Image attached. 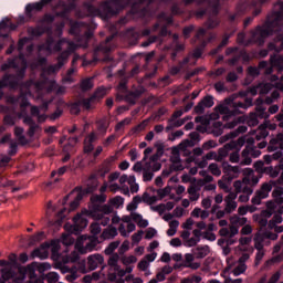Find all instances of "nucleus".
<instances>
[{
  "instance_id": "f257e3e1",
  "label": "nucleus",
  "mask_w": 283,
  "mask_h": 283,
  "mask_svg": "<svg viewBox=\"0 0 283 283\" xmlns=\"http://www.w3.org/2000/svg\"><path fill=\"white\" fill-rule=\"evenodd\" d=\"M108 213H112V207L109 206H103L96 212L83 210L73 218L74 226L66 224L64 229L70 231V233H78V231H83V229L87 228L88 218H93L94 220H103V216H107Z\"/></svg>"
},
{
  "instance_id": "f03ea898",
  "label": "nucleus",
  "mask_w": 283,
  "mask_h": 283,
  "mask_svg": "<svg viewBox=\"0 0 283 283\" xmlns=\"http://www.w3.org/2000/svg\"><path fill=\"white\" fill-rule=\"evenodd\" d=\"M118 231L123 238H129V234L136 231V224L132 223V216H125L122 218Z\"/></svg>"
},
{
  "instance_id": "7ed1b4c3",
  "label": "nucleus",
  "mask_w": 283,
  "mask_h": 283,
  "mask_svg": "<svg viewBox=\"0 0 283 283\" xmlns=\"http://www.w3.org/2000/svg\"><path fill=\"white\" fill-rule=\"evenodd\" d=\"M181 266H184V269H191L192 271H198V269H200L201 266V263L192 253H186L184 255Z\"/></svg>"
},
{
  "instance_id": "20e7f679",
  "label": "nucleus",
  "mask_w": 283,
  "mask_h": 283,
  "mask_svg": "<svg viewBox=\"0 0 283 283\" xmlns=\"http://www.w3.org/2000/svg\"><path fill=\"white\" fill-rule=\"evenodd\" d=\"M262 151L248 146L245 147V149L242 151V161L241 165H251V157L252 158H258L259 156H261Z\"/></svg>"
},
{
  "instance_id": "39448f33",
  "label": "nucleus",
  "mask_w": 283,
  "mask_h": 283,
  "mask_svg": "<svg viewBox=\"0 0 283 283\" xmlns=\"http://www.w3.org/2000/svg\"><path fill=\"white\" fill-rule=\"evenodd\" d=\"M105 262V259L101 254H92L88 256V266L91 271H94Z\"/></svg>"
},
{
  "instance_id": "423d86ee",
  "label": "nucleus",
  "mask_w": 283,
  "mask_h": 283,
  "mask_svg": "<svg viewBox=\"0 0 283 283\" xmlns=\"http://www.w3.org/2000/svg\"><path fill=\"white\" fill-rule=\"evenodd\" d=\"M235 198H238V195L235 192H230L226 197V211H228V213H231V211H235V209H238V202H235Z\"/></svg>"
},
{
  "instance_id": "0eeeda50",
  "label": "nucleus",
  "mask_w": 283,
  "mask_h": 283,
  "mask_svg": "<svg viewBox=\"0 0 283 283\" xmlns=\"http://www.w3.org/2000/svg\"><path fill=\"white\" fill-rule=\"evenodd\" d=\"M247 260H249V253L243 254L239 259L240 264L237 268H234L232 271L234 277H238V275H242V273H244L247 271V264H244V262H247Z\"/></svg>"
},
{
  "instance_id": "6e6552de",
  "label": "nucleus",
  "mask_w": 283,
  "mask_h": 283,
  "mask_svg": "<svg viewBox=\"0 0 283 283\" xmlns=\"http://www.w3.org/2000/svg\"><path fill=\"white\" fill-rule=\"evenodd\" d=\"M130 218L133 222H136L137 227H139L140 229H147V227H149V221L143 218V214L138 212H132Z\"/></svg>"
},
{
  "instance_id": "1a4fd4ad",
  "label": "nucleus",
  "mask_w": 283,
  "mask_h": 283,
  "mask_svg": "<svg viewBox=\"0 0 283 283\" xmlns=\"http://www.w3.org/2000/svg\"><path fill=\"white\" fill-rule=\"evenodd\" d=\"M0 266H6L4 269H1V277L4 282H8L12 277V270L10 266V262L6 260H0Z\"/></svg>"
},
{
  "instance_id": "9d476101",
  "label": "nucleus",
  "mask_w": 283,
  "mask_h": 283,
  "mask_svg": "<svg viewBox=\"0 0 283 283\" xmlns=\"http://www.w3.org/2000/svg\"><path fill=\"white\" fill-rule=\"evenodd\" d=\"M283 219L281 214H276L274 216V218L269 222V229H274V231L276 233H283V226H279L277 224H282Z\"/></svg>"
},
{
  "instance_id": "9b49d317",
  "label": "nucleus",
  "mask_w": 283,
  "mask_h": 283,
  "mask_svg": "<svg viewBox=\"0 0 283 283\" xmlns=\"http://www.w3.org/2000/svg\"><path fill=\"white\" fill-rule=\"evenodd\" d=\"M192 238H189L188 240H186V242L184 243L185 247H196V244H198V242H200V238H202V231L195 229L192 231Z\"/></svg>"
},
{
  "instance_id": "f8f14e48",
  "label": "nucleus",
  "mask_w": 283,
  "mask_h": 283,
  "mask_svg": "<svg viewBox=\"0 0 283 283\" xmlns=\"http://www.w3.org/2000/svg\"><path fill=\"white\" fill-rule=\"evenodd\" d=\"M83 240H87L86 235L80 237L76 247L82 253H90L91 251H94V247H96V243H90L87 242L84 249H81V244H83Z\"/></svg>"
},
{
  "instance_id": "ddd939ff",
  "label": "nucleus",
  "mask_w": 283,
  "mask_h": 283,
  "mask_svg": "<svg viewBox=\"0 0 283 283\" xmlns=\"http://www.w3.org/2000/svg\"><path fill=\"white\" fill-rule=\"evenodd\" d=\"M269 149L270 151H275L280 147V149H283V134H279L276 138L272 139L270 142Z\"/></svg>"
},
{
  "instance_id": "4468645a",
  "label": "nucleus",
  "mask_w": 283,
  "mask_h": 283,
  "mask_svg": "<svg viewBox=\"0 0 283 283\" xmlns=\"http://www.w3.org/2000/svg\"><path fill=\"white\" fill-rule=\"evenodd\" d=\"M169 229L167 230V235L169 238H174V235H176V233H178V228L180 227V221L174 219L171 221L168 222Z\"/></svg>"
},
{
  "instance_id": "2eb2a0df",
  "label": "nucleus",
  "mask_w": 283,
  "mask_h": 283,
  "mask_svg": "<svg viewBox=\"0 0 283 283\" xmlns=\"http://www.w3.org/2000/svg\"><path fill=\"white\" fill-rule=\"evenodd\" d=\"M143 202V199L140 196H136L133 198V200L126 206V210L130 211V213H134L136 209H138V206Z\"/></svg>"
},
{
  "instance_id": "dca6fc26",
  "label": "nucleus",
  "mask_w": 283,
  "mask_h": 283,
  "mask_svg": "<svg viewBox=\"0 0 283 283\" xmlns=\"http://www.w3.org/2000/svg\"><path fill=\"white\" fill-rule=\"evenodd\" d=\"M136 262H138V258H136L134 254L122 256V264H124L126 268L134 266L133 264H136Z\"/></svg>"
},
{
  "instance_id": "f3484780",
  "label": "nucleus",
  "mask_w": 283,
  "mask_h": 283,
  "mask_svg": "<svg viewBox=\"0 0 283 283\" xmlns=\"http://www.w3.org/2000/svg\"><path fill=\"white\" fill-rule=\"evenodd\" d=\"M245 253H253V248L251 245H242V243H239V247L235 248V254L237 255H244Z\"/></svg>"
},
{
  "instance_id": "a211bd4d",
  "label": "nucleus",
  "mask_w": 283,
  "mask_h": 283,
  "mask_svg": "<svg viewBox=\"0 0 283 283\" xmlns=\"http://www.w3.org/2000/svg\"><path fill=\"white\" fill-rule=\"evenodd\" d=\"M117 235L118 230L116 228H109L102 233L104 240H112V238H116Z\"/></svg>"
},
{
  "instance_id": "6ab92c4d",
  "label": "nucleus",
  "mask_w": 283,
  "mask_h": 283,
  "mask_svg": "<svg viewBox=\"0 0 283 283\" xmlns=\"http://www.w3.org/2000/svg\"><path fill=\"white\" fill-rule=\"evenodd\" d=\"M111 207H114L115 209H120L123 205H125V199L120 196H117L115 198L109 199Z\"/></svg>"
},
{
  "instance_id": "aec40b11",
  "label": "nucleus",
  "mask_w": 283,
  "mask_h": 283,
  "mask_svg": "<svg viewBox=\"0 0 283 283\" xmlns=\"http://www.w3.org/2000/svg\"><path fill=\"white\" fill-rule=\"evenodd\" d=\"M271 189H273V187L270 184H264L262 186V188L260 189L259 193V198H269V193H271Z\"/></svg>"
},
{
  "instance_id": "412c9836",
  "label": "nucleus",
  "mask_w": 283,
  "mask_h": 283,
  "mask_svg": "<svg viewBox=\"0 0 283 283\" xmlns=\"http://www.w3.org/2000/svg\"><path fill=\"white\" fill-rule=\"evenodd\" d=\"M210 253L209 247L205 245L201 248H197L196 259L202 260V258H207V255Z\"/></svg>"
},
{
  "instance_id": "4be33fe9",
  "label": "nucleus",
  "mask_w": 283,
  "mask_h": 283,
  "mask_svg": "<svg viewBox=\"0 0 283 283\" xmlns=\"http://www.w3.org/2000/svg\"><path fill=\"white\" fill-rule=\"evenodd\" d=\"M230 222L235 227H244V224H247V218L244 217L240 218L238 216H233L231 217Z\"/></svg>"
},
{
  "instance_id": "5701e85b",
  "label": "nucleus",
  "mask_w": 283,
  "mask_h": 283,
  "mask_svg": "<svg viewBox=\"0 0 283 283\" xmlns=\"http://www.w3.org/2000/svg\"><path fill=\"white\" fill-rule=\"evenodd\" d=\"M142 202H146V205H154L158 198L156 196H149V193L145 192L142 197Z\"/></svg>"
},
{
  "instance_id": "b1692460",
  "label": "nucleus",
  "mask_w": 283,
  "mask_h": 283,
  "mask_svg": "<svg viewBox=\"0 0 283 283\" xmlns=\"http://www.w3.org/2000/svg\"><path fill=\"white\" fill-rule=\"evenodd\" d=\"M81 200H83V193L76 192L75 200L71 202L69 211H74L75 209H77Z\"/></svg>"
},
{
  "instance_id": "393cba45",
  "label": "nucleus",
  "mask_w": 283,
  "mask_h": 283,
  "mask_svg": "<svg viewBox=\"0 0 283 283\" xmlns=\"http://www.w3.org/2000/svg\"><path fill=\"white\" fill-rule=\"evenodd\" d=\"M120 247V242L119 241H114L112 242L105 250H104V253L106 255H112V253H114V251Z\"/></svg>"
},
{
  "instance_id": "a878e982",
  "label": "nucleus",
  "mask_w": 283,
  "mask_h": 283,
  "mask_svg": "<svg viewBox=\"0 0 283 283\" xmlns=\"http://www.w3.org/2000/svg\"><path fill=\"white\" fill-rule=\"evenodd\" d=\"M198 107H213V97L211 96H206L201 103H199Z\"/></svg>"
},
{
  "instance_id": "bb28decb",
  "label": "nucleus",
  "mask_w": 283,
  "mask_h": 283,
  "mask_svg": "<svg viewBox=\"0 0 283 283\" xmlns=\"http://www.w3.org/2000/svg\"><path fill=\"white\" fill-rule=\"evenodd\" d=\"M266 127L269 126L261 125L258 128V135H256L258 140H261V138H266V136H269V132H266Z\"/></svg>"
},
{
  "instance_id": "cd10ccee",
  "label": "nucleus",
  "mask_w": 283,
  "mask_h": 283,
  "mask_svg": "<svg viewBox=\"0 0 283 283\" xmlns=\"http://www.w3.org/2000/svg\"><path fill=\"white\" fill-rule=\"evenodd\" d=\"M137 268L139 269V271H145L146 275H149V263L147 260L143 259L142 261H139Z\"/></svg>"
},
{
  "instance_id": "c85d7f7f",
  "label": "nucleus",
  "mask_w": 283,
  "mask_h": 283,
  "mask_svg": "<svg viewBox=\"0 0 283 283\" xmlns=\"http://www.w3.org/2000/svg\"><path fill=\"white\" fill-rule=\"evenodd\" d=\"M41 109L43 112H45V107H41ZM41 109L38 108V107H32L31 108V113H32V116H36L38 117V120L43 122V120H45V116L39 114V112H41Z\"/></svg>"
},
{
  "instance_id": "c756f323",
  "label": "nucleus",
  "mask_w": 283,
  "mask_h": 283,
  "mask_svg": "<svg viewBox=\"0 0 283 283\" xmlns=\"http://www.w3.org/2000/svg\"><path fill=\"white\" fill-rule=\"evenodd\" d=\"M144 231L143 230H139L137 231L136 233H134L132 235V243L133 244H139L140 243V240H143V235H144Z\"/></svg>"
},
{
  "instance_id": "7c9ffc66",
  "label": "nucleus",
  "mask_w": 283,
  "mask_h": 283,
  "mask_svg": "<svg viewBox=\"0 0 283 283\" xmlns=\"http://www.w3.org/2000/svg\"><path fill=\"white\" fill-rule=\"evenodd\" d=\"M129 187H130V192L132 193H138V184H136V177L134 176H130V179H129Z\"/></svg>"
},
{
  "instance_id": "2f4dec72",
  "label": "nucleus",
  "mask_w": 283,
  "mask_h": 283,
  "mask_svg": "<svg viewBox=\"0 0 283 283\" xmlns=\"http://www.w3.org/2000/svg\"><path fill=\"white\" fill-rule=\"evenodd\" d=\"M118 260H120L118 253L112 254L108 259V266H118Z\"/></svg>"
},
{
  "instance_id": "473e14b6",
  "label": "nucleus",
  "mask_w": 283,
  "mask_h": 283,
  "mask_svg": "<svg viewBox=\"0 0 283 283\" xmlns=\"http://www.w3.org/2000/svg\"><path fill=\"white\" fill-rule=\"evenodd\" d=\"M209 171H210V174H212V176H221L222 175V170H220V167H218V164H210Z\"/></svg>"
},
{
  "instance_id": "72a5a7b5",
  "label": "nucleus",
  "mask_w": 283,
  "mask_h": 283,
  "mask_svg": "<svg viewBox=\"0 0 283 283\" xmlns=\"http://www.w3.org/2000/svg\"><path fill=\"white\" fill-rule=\"evenodd\" d=\"M188 193H189V199L195 202L196 200H199L200 195L198 193V191H196V188L190 187L188 188Z\"/></svg>"
},
{
  "instance_id": "f704fd0d",
  "label": "nucleus",
  "mask_w": 283,
  "mask_h": 283,
  "mask_svg": "<svg viewBox=\"0 0 283 283\" xmlns=\"http://www.w3.org/2000/svg\"><path fill=\"white\" fill-rule=\"evenodd\" d=\"M193 224H196V221H193L192 218H188L182 224V229H186L187 231H191L193 229Z\"/></svg>"
},
{
  "instance_id": "c9c22d12",
  "label": "nucleus",
  "mask_w": 283,
  "mask_h": 283,
  "mask_svg": "<svg viewBox=\"0 0 283 283\" xmlns=\"http://www.w3.org/2000/svg\"><path fill=\"white\" fill-rule=\"evenodd\" d=\"M134 271V266H127L125 270L123 269H117V275L118 277H125L127 273H132Z\"/></svg>"
},
{
  "instance_id": "e433bc0d",
  "label": "nucleus",
  "mask_w": 283,
  "mask_h": 283,
  "mask_svg": "<svg viewBox=\"0 0 283 283\" xmlns=\"http://www.w3.org/2000/svg\"><path fill=\"white\" fill-rule=\"evenodd\" d=\"M169 193H171V187H166L157 191V195L159 196L160 200H163V198H165L166 196H169Z\"/></svg>"
},
{
  "instance_id": "4c0bfd02",
  "label": "nucleus",
  "mask_w": 283,
  "mask_h": 283,
  "mask_svg": "<svg viewBox=\"0 0 283 283\" xmlns=\"http://www.w3.org/2000/svg\"><path fill=\"white\" fill-rule=\"evenodd\" d=\"M46 280L49 283H56L59 282V274L56 272H51L46 274Z\"/></svg>"
},
{
  "instance_id": "58836bf2",
  "label": "nucleus",
  "mask_w": 283,
  "mask_h": 283,
  "mask_svg": "<svg viewBox=\"0 0 283 283\" xmlns=\"http://www.w3.org/2000/svg\"><path fill=\"white\" fill-rule=\"evenodd\" d=\"M92 87H94L92 80H84L81 84V88L84 90V92H87V90H92Z\"/></svg>"
},
{
  "instance_id": "ea45409f",
  "label": "nucleus",
  "mask_w": 283,
  "mask_h": 283,
  "mask_svg": "<svg viewBox=\"0 0 283 283\" xmlns=\"http://www.w3.org/2000/svg\"><path fill=\"white\" fill-rule=\"evenodd\" d=\"M129 249V241L128 240H125L122 244H120V247H119V249H118V253L120 254V255H123V253H127V250Z\"/></svg>"
},
{
  "instance_id": "a19ab883",
  "label": "nucleus",
  "mask_w": 283,
  "mask_h": 283,
  "mask_svg": "<svg viewBox=\"0 0 283 283\" xmlns=\"http://www.w3.org/2000/svg\"><path fill=\"white\" fill-rule=\"evenodd\" d=\"M156 258H158V253L150 252L149 254H146L144 256V260H146L148 264H151V262H154L156 260Z\"/></svg>"
},
{
  "instance_id": "79ce46f5",
  "label": "nucleus",
  "mask_w": 283,
  "mask_h": 283,
  "mask_svg": "<svg viewBox=\"0 0 283 283\" xmlns=\"http://www.w3.org/2000/svg\"><path fill=\"white\" fill-rule=\"evenodd\" d=\"M156 233H158V232L156 231V229L149 228V229L146 231L145 239H146V240H151V238H156Z\"/></svg>"
},
{
  "instance_id": "37998d69",
  "label": "nucleus",
  "mask_w": 283,
  "mask_h": 283,
  "mask_svg": "<svg viewBox=\"0 0 283 283\" xmlns=\"http://www.w3.org/2000/svg\"><path fill=\"white\" fill-rule=\"evenodd\" d=\"M241 233L242 235H250V233H253V228L251 227V224H245L241 229Z\"/></svg>"
},
{
  "instance_id": "c03bdc74",
  "label": "nucleus",
  "mask_w": 283,
  "mask_h": 283,
  "mask_svg": "<svg viewBox=\"0 0 283 283\" xmlns=\"http://www.w3.org/2000/svg\"><path fill=\"white\" fill-rule=\"evenodd\" d=\"M91 233L93 235H98V233H101V226L98 223L91 224Z\"/></svg>"
},
{
  "instance_id": "a18cd8bd",
  "label": "nucleus",
  "mask_w": 283,
  "mask_h": 283,
  "mask_svg": "<svg viewBox=\"0 0 283 283\" xmlns=\"http://www.w3.org/2000/svg\"><path fill=\"white\" fill-rule=\"evenodd\" d=\"M169 244L170 247H174V248L182 247V240H180V238H172Z\"/></svg>"
},
{
  "instance_id": "49530a36",
  "label": "nucleus",
  "mask_w": 283,
  "mask_h": 283,
  "mask_svg": "<svg viewBox=\"0 0 283 283\" xmlns=\"http://www.w3.org/2000/svg\"><path fill=\"white\" fill-rule=\"evenodd\" d=\"M202 235H203L205 240H209L210 242H216V233L203 232Z\"/></svg>"
},
{
  "instance_id": "de8ad7c7",
  "label": "nucleus",
  "mask_w": 283,
  "mask_h": 283,
  "mask_svg": "<svg viewBox=\"0 0 283 283\" xmlns=\"http://www.w3.org/2000/svg\"><path fill=\"white\" fill-rule=\"evenodd\" d=\"M172 213H174L175 218H182V216H185L186 212L181 207H177V208H175Z\"/></svg>"
},
{
  "instance_id": "09e8293b",
  "label": "nucleus",
  "mask_w": 283,
  "mask_h": 283,
  "mask_svg": "<svg viewBox=\"0 0 283 283\" xmlns=\"http://www.w3.org/2000/svg\"><path fill=\"white\" fill-rule=\"evenodd\" d=\"M14 134H15V136H17V138L21 142V143H23V128H21V127H15V129H14Z\"/></svg>"
},
{
  "instance_id": "8fccbe9b",
  "label": "nucleus",
  "mask_w": 283,
  "mask_h": 283,
  "mask_svg": "<svg viewBox=\"0 0 283 283\" xmlns=\"http://www.w3.org/2000/svg\"><path fill=\"white\" fill-rule=\"evenodd\" d=\"M158 247H160V242L151 241L147 248L148 253L154 252V249H158Z\"/></svg>"
},
{
  "instance_id": "3c124183",
  "label": "nucleus",
  "mask_w": 283,
  "mask_h": 283,
  "mask_svg": "<svg viewBox=\"0 0 283 283\" xmlns=\"http://www.w3.org/2000/svg\"><path fill=\"white\" fill-rule=\"evenodd\" d=\"M63 244H74V239L70 234H65L62 237Z\"/></svg>"
},
{
  "instance_id": "603ef678",
  "label": "nucleus",
  "mask_w": 283,
  "mask_h": 283,
  "mask_svg": "<svg viewBox=\"0 0 283 283\" xmlns=\"http://www.w3.org/2000/svg\"><path fill=\"white\" fill-rule=\"evenodd\" d=\"M248 125H250V127H255V125H258V116H255V114L250 116L248 119Z\"/></svg>"
},
{
  "instance_id": "864d4df0",
  "label": "nucleus",
  "mask_w": 283,
  "mask_h": 283,
  "mask_svg": "<svg viewBox=\"0 0 283 283\" xmlns=\"http://www.w3.org/2000/svg\"><path fill=\"white\" fill-rule=\"evenodd\" d=\"M160 262H171V254H169V252H164L160 256Z\"/></svg>"
},
{
  "instance_id": "5fc2aeb1",
  "label": "nucleus",
  "mask_w": 283,
  "mask_h": 283,
  "mask_svg": "<svg viewBox=\"0 0 283 283\" xmlns=\"http://www.w3.org/2000/svg\"><path fill=\"white\" fill-rule=\"evenodd\" d=\"M239 244L245 245V247H251V238L249 237H243L239 240Z\"/></svg>"
},
{
  "instance_id": "6e6d98bb",
  "label": "nucleus",
  "mask_w": 283,
  "mask_h": 283,
  "mask_svg": "<svg viewBox=\"0 0 283 283\" xmlns=\"http://www.w3.org/2000/svg\"><path fill=\"white\" fill-rule=\"evenodd\" d=\"M182 182H196V178L191 177V175H182L181 177Z\"/></svg>"
},
{
  "instance_id": "4d7b16f0",
  "label": "nucleus",
  "mask_w": 283,
  "mask_h": 283,
  "mask_svg": "<svg viewBox=\"0 0 283 283\" xmlns=\"http://www.w3.org/2000/svg\"><path fill=\"white\" fill-rule=\"evenodd\" d=\"M96 97L97 98H103V96H105V94H107V88L105 87H99L97 91H96Z\"/></svg>"
},
{
  "instance_id": "13d9d810",
  "label": "nucleus",
  "mask_w": 283,
  "mask_h": 283,
  "mask_svg": "<svg viewBox=\"0 0 283 283\" xmlns=\"http://www.w3.org/2000/svg\"><path fill=\"white\" fill-rule=\"evenodd\" d=\"M201 207H203V209H210L211 208V199L210 198H205L201 201Z\"/></svg>"
},
{
  "instance_id": "bf43d9fd",
  "label": "nucleus",
  "mask_w": 283,
  "mask_h": 283,
  "mask_svg": "<svg viewBox=\"0 0 283 283\" xmlns=\"http://www.w3.org/2000/svg\"><path fill=\"white\" fill-rule=\"evenodd\" d=\"M129 180H132V176L123 175L119 177V185H125V182L129 185Z\"/></svg>"
},
{
  "instance_id": "052dcab7",
  "label": "nucleus",
  "mask_w": 283,
  "mask_h": 283,
  "mask_svg": "<svg viewBox=\"0 0 283 283\" xmlns=\"http://www.w3.org/2000/svg\"><path fill=\"white\" fill-rule=\"evenodd\" d=\"M217 112L219 114H228L229 113V107H227V105H219L217 107Z\"/></svg>"
},
{
  "instance_id": "680f3d73",
  "label": "nucleus",
  "mask_w": 283,
  "mask_h": 283,
  "mask_svg": "<svg viewBox=\"0 0 283 283\" xmlns=\"http://www.w3.org/2000/svg\"><path fill=\"white\" fill-rule=\"evenodd\" d=\"M230 238H233L234 235H238L239 229L235 227V224L230 226Z\"/></svg>"
},
{
  "instance_id": "e2e57ef3",
  "label": "nucleus",
  "mask_w": 283,
  "mask_h": 283,
  "mask_svg": "<svg viewBox=\"0 0 283 283\" xmlns=\"http://www.w3.org/2000/svg\"><path fill=\"white\" fill-rule=\"evenodd\" d=\"M230 163H240V154L233 153L230 155Z\"/></svg>"
},
{
  "instance_id": "0e129e2a",
  "label": "nucleus",
  "mask_w": 283,
  "mask_h": 283,
  "mask_svg": "<svg viewBox=\"0 0 283 283\" xmlns=\"http://www.w3.org/2000/svg\"><path fill=\"white\" fill-rule=\"evenodd\" d=\"M218 186L220 187V189H223V191H229V186L227 185V182H224V179L219 180Z\"/></svg>"
},
{
  "instance_id": "69168bd1",
  "label": "nucleus",
  "mask_w": 283,
  "mask_h": 283,
  "mask_svg": "<svg viewBox=\"0 0 283 283\" xmlns=\"http://www.w3.org/2000/svg\"><path fill=\"white\" fill-rule=\"evenodd\" d=\"M126 281H127V282L133 281V283H143V279H140V277H135V279H134V275H128V276L126 277Z\"/></svg>"
},
{
  "instance_id": "338daca9",
  "label": "nucleus",
  "mask_w": 283,
  "mask_h": 283,
  "mask_svg": "<svg viewBox=\"0 0 283 283\" xmlns=\"http://www.w3.org/2000/svg\"><path fill=\"white\" fill-rule=\"evenodd\" d=\"M96 134H94V133H92V134H90L86 138H85V143H91V144H93L95 140H96Z\"/></svg>"
},
{
  "instance_id": "774afa93",
  "label": "nucleus",
  "mask_w": 283,
  "mask_h": 283,
  "mask_svg": "<svg viewBox=\"0 0 283 283\" xmlns=\"http://www.w3.org/2000/svg\"><path fill=\"white\" fill-rule=\"evenodd\" d=\"M224 275L227 276V271L224 272ZM226 283H242V279L231 280V277H226Z\"/></svg>"
}]
</instances>
